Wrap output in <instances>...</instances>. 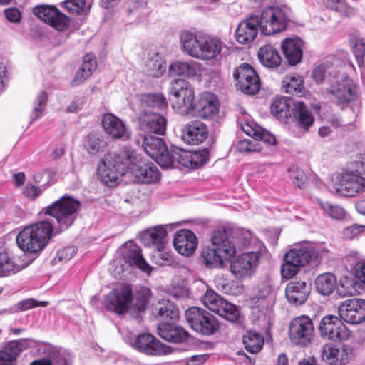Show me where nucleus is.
Returning <instances> with one entry per match:
<instances>
[{
    "mask_svg": "<svg viewBox=\"0 0 365 365\" xmlns=\"http://www.w3.org/2000/svg\"><path fill=\"white\" fill-rule=\"evenodd\" d=\"M259 262V255L256 252L241 254L230 262V272L238 279L251 277L255 272Z\"/></svg>",
    "mask_w": 365,
    "mask_h": 365,
    "instance_id": "obj_14",
    "label": "nucleus"
},
{
    "mask_svg": "<svg viewBox=\"0 0 365 365\" xmlns=\"http://www.w3.org/2000/svg\"><path fill=\"white\" fill-rule=\"evenodd\" d=\"M351 68L352 66L349 64L340 67L337 70V74L334 76L335 81H330L328 89L329 93L334 96L336 103L342 108L357 98V87L346 73L347 70Z\"/></svg>",
    "mask_w": 365,
    "mask_h": 365,
    "instance_id": "obj_6",
    "label": "nucleus"
},
{
    "mask_svg": "<svg viewBox=\"0 0 365 365\" xmlns=\"http://www.w3.org/2000/svg\"><path fill=\"white\" fill-rule=\"evenodd\" d=\"M319 330L322 338L337 341L349 339L350 331L341 319L334 315H327L320 321Z\"/></svg>",
    "mask_w": 365,
    "mask_h": 365,
    "instance_id": "obj_13",
    "label": "nucleus"
},
{
    "mask_svg": "<svg viewBox=\"0 0 365 365\" xmlns=\"http://www.w3.org/2000/svg\"><path fill=\"white\" fill-rule=\"evenodd\" d=\"M288 173L289 178L294 185L299 188L305 185L307 178L302 169L293 166L288 170Z\"/></svg>",
    "mask_w": 365,
    "mask_h": 365,
    "instance_id": "obj_57",
    "label": "nucleus"
},
{
    "mask_svg": "<svg viewBox=\"0 0 365 365\" xmlns=\"http://www.w3.org/2000/svg\"><path fill=\"white\" fill-rule=\"evenodd\" d=\"M263 336L256 331H248L243 336V344L245 348L251 354H257L263 347L264 345Z\"/></svg>",
    "mask_w": 365,
    "mask_h": 365,
    "instance_id": "obj_42",
    "label": "nucleus"
},
{
    "mask_svg": "<svg viewBox=\"0 0 365 365\" xmlns=\"http://www.w3.org/2000/svg\"><path fill=\"white\" fill-rule=\"evenodd\" d=\"M310 287L302 281H292L287 284L285 295L287 300L294 305H301L307 299Z\"/></svg>",
    "mask_w": 365,
    "mask_h": 365,
    "instance_id": "obj_33",
    "label": "nucleus"
},
{
    "mask_svg": "<svg viewBox=\"0 0 365 365\" xmlns=\"http://www.w3.org/2000/svg\"><path fill=\"white\" fill-rule=\"evenodd\" d=\"M364 231L365 225L354 224L344 228L342 232V235L344 238L346 240H352Z\"/></svg>",
    "mask_w": 365,
    "mask_h": 365,
    "instance_id": "obj_63",
    "label": "nucleus"
},
{
    "mask_svg": "<svg viewBox=\"0 0 365 365\" xmlns=\"http://www.w3.org/2000/svg\"><path fill=\"white\" fill-rule=\"evenodd\" d=\"M242 129L245 133L252 136L255 140H262L269 145H274L276 143L275 137L268 130L261 127L257 126L252 128L246 125L242 127Z\"/></svg>",
    "mask_w": 365,
    "mask_h": 365,
    "instance_id": "obj_46",
    "label": "nucleus"
},
{
    "mask_svg": "<svg viewBox=\"0 0 365 365\" xmlns=\"http://www.w3.org/2000/svg\"><path fill=\"white\" fill-rule=\"evenodd\" d=\"M26 265L18 264L11 252L4 247H0V277L15 274Z\"/></svg>",
    "mask_w": 365,
    "mask_h": 365,
    "instance_id": "obj_37",
    "label": "nucleus"
},
{
    "mask_svg": "<svg viewBox=\"0 0 365 365\" xmlns=\"http://www.w3.org/2000/svg\"><path fill=\"white\" fill-rule=\"evenodd\" d=\"M236 148L237 151L240 153L259 151V148L256 140L250 139L239 140L236 145Z\"/></svg>",
    "mask_w": 365,
    "mask_h": 365,
    "instance_id": "obj_62",
    "label": "nucleus"
},
{
    "mask_svg": "<svg viewBox=\"0 0 365 365\" xmlns=\"http://www.w3.org/2000/svg\"><path fill=\"white\" fill-rule=\"evenodd\" d=\"M237 86L244 93L253 95L260 88L259 78L254 68L247 63L239 66L233 73Z\"/></svg>",
    "mask_w": 365,
    "mask_h": 365,
    "instance_id": "obj_16",
    "label": "nucleus"
},
{
    "mask_svg": "<svg viewBox=\"0 0 365 365\" xmlns=\"http://www.w3.org/2000/svg\"><path fill=\"white\" fill-rule=\"evenodd\" d=\"M122 256L124 261L130 266L135 267L149 274L152 269L146 262L141 253V249L132 241H128L122 247Z\"/></svg>",
    "mask_w": 365,
    "mask_h": 365,
    "instance_id": "obj_24",
    "label": "nucleus"
},
{
    "mask_svg": "<svg viewBox=\"0 0 365 365\" xmlns=\"http://www.w3.org/2000/svg\"><path fill=\"white\" fill-rule=\"evenodd\" d=\"M63 4L65 9L74 15H86L91 6L86 0H66Z\"/></svg>",
    "mask_w": 365,
    "mask_h": 365,
    "instance_id": "obj_52",
    "label": "nucleus"
},
{
    "mask_svg": "<svg viewBox=\"0 0 365 365\" xmlns=\"http://www.w3.org/2000/svg\"><path fill=\"white\" fill-rule=\"evenodd\" d=\"M292 115H293L297 125L305 131H308L314 125V118L303 102L296 101L292 103Z\"/></svg>",
    "mask_w": 365,
    "mask_h": 365,
    "instance_id": "obj_34",
    "label": "nucleus"
},
{
    "mask_svg": "<svg viewBox=\"0 0 365 365\" xmlns=\"http://www.w3.org/2000/svg\"><path fill=\"white\" fill-rule=\"evenodd\" d=\"M259 30L266 36L281 33L287 28L289 16L288 10L279 6H268L258 16Z\"/></svg>",
    "mask_w": 365,
    "mask_h": 365,
    "instance_id": "obj_8",
    "label": "nucleus"
},
{
    "mask_svg": "<svg viewBox=\"0 0 365 365\" xmlns=\"http://www.w3.org/2000/svg\"><path fill=\"white\" fill-rule=\"evenodd\" d=\"M327 8L336 11L341 15L350 17L356 14V9L349 6L345 0H324Z\"/></svg>",
    "mask_w": 365,
    "mask_h": 365,
    "instance_id": "obj_53",
    "label": "nucleus"
},
{
    "mask_svg": "<svg viewBox=\"0 0 365 365\" xmlns=\"http://www.w3.org/2000/svg\"><path fill=\"white\" fill-rule=\"evenodd\" d=\"M185 317L190 327L199 334L211 336L219 330L220 324L216 317L202 308L189 307Z\"/></svg>",
    "mask_w": 365,
    "mask_h": 365,
    "instance_id": "obj_9",
    "label": "nucleus"
},
{
    "mask_svg": "<svg viewBox=\"0 0 365 365\" xmlns=\"http://www.w3.org/2000/svg\"><path fill=\"white\" fill-rule=\"evenodd\" d=\"M170 158L172 160L170 168L175 167L178 163L184 167L191 168V151L172 148L170 149Z\"/></svg>",
    "mask_w": 365,
    "mask_h": 365,
    "instance_id": "obj_48",
    "label": "nucleus"
},
{
    "mask_svg": "<svg viewBox=\"0 0 365 365\" xmlns=\"http://www.w3.org/2000/svg\"><path fill=\"white\" fill-rule=\"evenodd\" d=\"M259 29L258 16L250 15L238 24L235 38L241 44H249L255 39Z\"/></svg>",
    "mask_w": 365,
    "mask_h": 365,
    "instance_id": "obj_20",
    "label": "nucleus"
},
{
    "mask_svg": "<svg viewBox=\"0 0 365 365\" xmlns=\"http://www.w3.org/2000/svg\"><path fill=\"white\" fill-rule=\"evenodd\" d=\"M208 153L205 150L191 151V168H197L206 163Z\"/></svg>",
    "mask_w": 365,
    "mask_h": 365,
    "instance_id": "obj_61",
    "label": "nucleus"
},
{
    "mask_svg": "<svg viewBox=\"0 0 365 365\" xmlns=\"http://www.w3.org/2000/svg\"><path fill=\"white\" fill-rule=\"evenodd\" d=\"M102 125L105 132L113 139L127 140L131 136V132L125 123L112 113L103 115Z\"/></svg>",
    "mask_w": 365,
    "mask_h": 365,
    "instance_id": "obj_19",
    "label": "nucleus"
},
{
    "mask_svg": "<svg viewBox=\"0 0 365 365\" xmlns=\"http://www.w3.org/2000/svg\"><path fill=\"white\" fill-rule=\"evenodd\" d=\"M28 346V342L24 339L9 342L0 351V365H16L17 356Z\"/></svg>",
    "mask_w": 365,
    "mask_h": 365,
    "instance_id": "obj_32",
    "label": "nucleus"
},
{
    "mask_svg": "<svg viewBox=\"0 0 365 365\" xmlns=\"http://www.w3.org/2000/svg\"><path fill=\"white\" fill-rule=\"evenodd\" d=\"M207 136V126L200 121L190 122L183 128L182 140L190 145H198L205 140Z\"/></svg>",
    "mask_w": 365,
    "mask_h": 365,
    "instance_id": "obj_31",
    "label": "nucleus"
},
{
    "mask_svg": "<svg viewBox=\"0 0 365 365\" xmlns=\"http://www.w3.org/2000/svg\"><path fill=\"white\" fill-rule=\"evenodd\" d=\"M138 123L139 128L145 133L161 135L166 130V118L157 113L144 111L139 116Z\"/></svg>",
    "mask_w": 365,
    "mask_h": 365,
    "instance_id": "obj_21",
    "label": "nucleus"
},
{
    "mask_svg": "<svg viewBox=\"0 0 365 365\" xmlns=\"http://www.w3.org/2000/svg\"><path fill=\"white\" fill-rule=\"evenodd\" d=\"M314 284L317 291L319 294L324 296H329L335 289L336 278L330 272L323 273L317 277Z\"/></svg>",
    "mask_w": 365,
    "mask_h": 365,
    "instance_id": "obj_40",
    "label": "nucleus"
},
{
    "mask_svg": "<svg viewBox=\"0 0 365 365\" xmlns=\"http://www.w3.org/2000/svg\"><path fill=\"white\" fill-rule=\"evenodd\" d=\"M83 146L88 154L94 155L103 150L105 143L98 135L89 133L84 138Z\"/></svg>",
    "mask_w": 365,
    "mask_h": 365,
    "instance_id": "obj_45",
    "label": "nucleus"
},
{
    "mask_svg": "<svg viewBox=\"0 0 365 365\" xmlns=\"http://www.w3.org/2000/svg\"><path fill=\"white\" fill-rule=\"evenodd\" d=\"M348 168L353 169L361 175L365 174V152L357 155L355 160L351 163Z\"/></svg>",
    "mask_w": 365,
    "mask_h": 365,
    "instance_id": "obj_64",
    "label": "nucleus"
},
{
    "mask_svg": "<svg viewBox=\"0 0 365 365\" xmlns=\"http://www.w3.org/2000/svg\"><path fill=\"white\" fill-rule=\"evenodd\" d=\"M80 208L78 200L66 195L62 196L42 211L45 215L54 218L56 225L54 226L50 219L46 218L26 227L16 237L18 247L22 251L31 253L42 250L55 232L60 233L73 225Z\"/></svg>",
    "mask_w": 365,
    "mask_h": 365,
    "instance_id": "obj_1",
    "label": "nucleus"
},
{
    "mask_svg": "<svg viewBox=\"0 0 365 365\" xmlns=\"http://www.w3.org/2000/svg\"><path fill=\"white\" fill-rule=\"evenodd\" d=\"M170 93L172 96V107L176 112L182 115H192L195 113V92L189 82L182 78L173 80L170 82Z\"/></svg>",
    "mask_w": 365,
    "mask_h": 365,
    "instance_id": "obj_7",
    "label": "nucleus"
},
{
    "mask_svg": "<svg viewBox=\"0 0 365 365\" xmlns=\"http://www.w3.org/2000/svg\"><path fill=\"white\" fill-rule=\"evenodd\" d=\"M166 68V63L158 53H150L144 62V72L150 76L159 78L165 72Z\"/></svg>",
    "mask_w": 365,
    "mask_h": 365,
    "instance_id": "obj_38",
    "label": "nucleus"
},
{
    "mask_svg": "<svg viewBox=\"0 0 365 365\" xmlns=\"http://www.w3.org/2000/svg\"><path fill=\"white\" fill-rule=\"evenodd\" d=\"M219 101L215 96L210 93H202L195 107V113L192 116H198L205 119H211L219 112Z\"/></svg>",
    "mask_w": 365,
    "mask_h": 365,
    "instance_id": "obj_26",
    "label": "nucleus"
},
{
    "mask_svg": "<svg viewBox=\"0 0 365 365\" xmlns=\"http://www.w3.org/2000/svg\"><path fill=\"white\" fill-rule=\"evenodd\" d=\"M179 309L170 300L159 302L158 316L163 320H176L179 318Z\"/></svg>",
    "mask_w": 365,
    "mask_h": 365,
    "instance_id": "obj_44",
    "label": "nucleus"
},
{
    "mask_svg": "<svg viewBox=\"0 0 365 365\" xmlns=\"http://www.w3.org/2000/svg\"><path fill=\"white\" fill-rule=\"evenodd\" d=\"M352 357V350L343 345L327 344L322 347V359L331 365L346 364Z\"/></svg>",
    "mask_w": 365,
    "mask_h": 365,
    "instance_id": "obj_22",
    "label": "nucleus"
},
{
    "mask_svg": "<svg viewBox=\"0 0 365 365\" xmlns=\"http://www.w3.org/2000/svg\"><path fill=\"white\" fill-rule=\"evenodd\" d=\"M211 245L205 246L201 251L202 264L210 269H223L237 252L235 237L225 229L214 231Z\"/></svg>",
    "mask_w": 365,
    "mask_h": 365,
    "instance_id": "obj_3",
    "label": "nucleus"
},
{
    "mask_svg": "<svg viewBox=\"0 0 365 365\" xmlns=\"http://www.w3.org/2000/svg\"><path fill=\"white\" fill-rule=\"evenodd\" d=\"M152 260L156 264L164 266L173 262V255L164 249H156L152 255Z\"/></svg>",
    "mask_w": 365,
    "mask_h": 365,
    "instance_id": "obj_58",
    "label": "nucleus"
},
{
    "mask_svg": "<svg viewBox=\"0 0 365 365\" xmlns=\"http://www.w3.org/2000/svg\"><path fill=\"white\" fill-rule=\"evenodd\" d=\"M135 178L142 183H153L160 179V173L156 165L151 163H142L134 169L130 165Z\"/></svg>",
    "mask_w": 365,
    "mask_h": 365,
    "instance_id": "obj_35",
    "label": "nucleus"
},
{
    "mask_svg": "<svg viewBox=\"0 0 365 365\" xmlns=\"http://www.w3.org/2000/svg\"><path fill=\"white\" fill-rule=\"evenodd\" d=\"M179 40L184 53L201 61H212L225 56L229 49L219 38L200 31H182L180 33Z\"/></svg>",
    "mask_w": 365,
    "mask_h": 365,
    "instance_id": "obj_2",
    "label": "nucleus"
},
{
    "mask_svg": "<svg viewBox=\"0 0 365 365\" xmlns=\"http://www.w3.org/2000/svg\"><path fill=\"white\" fill-rule=\"evenodd\" d=\"M33 13L59 31H65L70 24V19L53 5H37L33 9Z\"/></svg>",
    "mask_w": 365,
    "mask_h": 365,
    "instance_id": "obj_15",
    "label": "nucleus"
},
{
    "mask_svg": "<svg viewBox=\"0 0 365 365\" xmlns=\"http://www.w3.org/2000/svg\"><path fill=\"white\" fill-rule=\"evenodd\" d=\"M282 88L287 93L302 96L304 90L303 80L299 76H287L282 81Z\"/></svg>",
    "mask_w": 365,
    "mask_h": 365,
    "instance_id": "obj_43",
    "label": "nucleus"
},
{
    "mask_svg": "<svg viewBox=\"0 0 365 365\" xmlns=\"http://www.w3.org/2000/svg\"><path fill=\"white\" fill-rule=\"evenodd\" d=\"M131 301L130 308L134 310L143 311L148 303V297L143 291L137 292L134 297L131 292Z\"/></svg>",
    "mask_w": 365,
    "mask_h": 365,
    "instance_id": "obj_60",
    "label": "nucleus"
},
{
    "mask_svg": "<svg viewBox=\"0 0 365 365\" xmlns=\"http://www.w3.org/2000/svg\"><path fill=\"white\" fill-rule=\"evenodd\" d=\"M331 189L344 197H355L365 192V178L348 168L331 175Z\"/></svg>",
    "mask_w": 365,
    "mask_h": 365,
    "instance_id": "obj_5",
    "label": "nucleus"
},
{
    "mask_svg": "<svg viewBox=\"0 0 365 365\" xmlns=\"http://www.w3.org/2000/svg\"><path fill=\"white\" fill-rule=\"evenodd\" d=\"M327 73L329 75V79L331 77L334 78V76L337 74V71H335L328 63H324L313 69L312 77L317 83L322 84L327 77Z\"/></svg>",
    "mask_w": 365,
    "mask_h": 365,
    "instance_id": "obj_50",
    "label": "nucleus"
},
{
    "mask_svg": "<svg viewBox=\"0 0 365 365\" xmlns=\"http://www.w3.org/2000/svg\"><path fill=\"white\" fill-rule=\"evenodd\" d=\"M303 48V41L297 37L287 38L281 43L282 53L291 66H294L302 61Z\"/></svg>",
    "mask_w": 365,
    "mask_h": 365,
    "instance_id": "obj_27",
    "label": "nucleus"
},
{
    "mask_svg": "<svg viewBox=\"0 0 365 365\" xmlns=\"http://www.w3.org/2000/svg\"><path fill=\"white\" fill-rule=\"evenodd\" d=\"M158 335L169 342L183 343L189 338V333L181 326L173 323L162 322L158 327Z\"/></svg>",
    "mask_w": 365,
    "mask_h": 365,
    "instance_id": "obj_28",
    "label": "nucleus"
},
{
    "mask_svg": "<svg viewBox=\"0 0 365 365\" xmlns=\"http://www.w3.org/2000/svg\"><path fill=\"white\" fill-rule=\"evenodd\" d=\"M257 56L264 66L269 68H277L282 62L278 50L272 44H265L259 48Z\"/></svg>",
    "mask_w": 365,
    "mask_h": 365,
    "instance_id": "obj_36",
    "label": "nucleus"
},
{
    "mask_svg": "<svg viewBox=\"0 0 365 365\" xmlns=\"http://www.w3.org/2000/svg\"><path fill=\"white\" fill-rule=\"evenodd\" d=\"M131 288L128 285L113 289L106 297V308L116 314H121L130 309Z\"/></svg>",
    "mask_w": 365,
    "mask_h": 365,
    "instance_id": "obj_17",
    "label": "nucleus"
},
{
    "mask_svg": "<svg viewBox=\"0 0 365 365\" xmlns=\"http://www.w3.org/2000/svg\"><path fill=\"white\" fill-rule=\"evenodd\" d=\"M288 335L294 345L307 346L314 336V327L312 319L306 315L294 318L289 323Z\"/></svg>",
    "mask_w": 365,
    "mask_h": 365,
    "instance_id": "obj_11",
    "label": "nucleus"
},
{
    "mask_svg": "<svg viewBox=\"0 0 365 365\" xmlns=\"http://www.w3.org/2000/svg\"><path fill=\"white\" fill-rule=\"evenodd\" d=\"M319 205L326 214L331 218L341 220L343 219L345 215L344 208L339 205L323 201H320Z\"/></svg>",
    "mask_w": 365,
    "mask_h": 365,
    "instance_id": "obj_55",
    "label": "nucleus"
},
{
    "mask_svg": "<svg viewBox=\"0 0 365 365\" xmlns=\"http://www.w3.org/2000/svg\"><path fill=\"white\" fill-rule=\"evenodd\" d=\"M352 52L355 56L359 67L364 64V56L365 55V43L362 39H353L351 42Z\"/></svg>",
    "mask_w": 365,
    "mask_h": 365,
    "instance_id": "obj_59",
    "label": "nucleus"
},
{
    "mask_svg": "<svg viewBox=\"0 0 365 365\" xmlns=\"http://www.w3.org/2000/svg\"><path fill=\"white\" fill-rule=\"evenodd\" d=\"M271 113L277 119H287L292 115L289 99L286 97H276L271 104Z\"/></svg>",
    "mask_w": 365,
    "mask_h": 365,
    "instance_id": "obj_41",
    "label": "nucleus"
},
{
    "mask_svg": "<svg viewBox=\"0 0 365 365\" xmlns=\"http://www.w3.org/2000/svg\"><path fill=\"white\" fill-rule=\"evenodd\" d=\"M133 158V152L128 150L105 155L97 168L98 178L109 187L115 185L118 183L119 178L125 175L130 165L134 163Z\"/></svg>",
    "mask_w": 365,
    "mask_h": 365,
    "instance_id": "obj_4",
    "label": "nucleus"
},
{
    "mask_svg": "<svg viewBox=\"0 0 365 365\" xmlns=\"http://www.w3.org/2000/svg\"><path fill=\"white\" fill-rule=\"evenodd\" d=\"M341 320L351 324H357L365 320V300L349 299L342 302L338 308Z\"/></svg>",
    "mask_w": 365,
    "mask_h": 365,
    "instance_id": "obj_18",
    "label": "nucleus"
},
{
    "mask_svg": "<svg viewBox=\"0 0 365 365\" xmlns=\"http://www.w3.org/2000/svg\"><path fill=\"white\" fill-rule=\"evenodd\" d=\"M143 148L162 168H170L172 160L170 158V150H168L164 140L151 135L144 137Z\"/></svg>",
    "mask_w": 365,
    "mask_h": 365,
    "instance_id": "obj_12",
    "label": "nucleus"
},
{
    "mask_svg": "<svg viewBox=\"0 0 365 365\" xmlns=\"http://www.w3.org/2000/svg\"><path fill=\"white\" fill-rule=\"evenodd\" d=\"M141 103L144 107L164 110L168 107L166 98L160 93L144 94L141 96Z\"/></svg>",
    "mask_w": 365,
    "mask_h": 365,
    "instance_id": "obj_47",
    "label": "nucleus"
},
{
    "mask_svg": "<svg viewBox=\"0 0 365 365\" xmlns=\"http://www.w3.org/2000/svg\"><path fill=\"white\" fill-rule=\"evenodd\" d=\"M203 304L210 310L217 313L226 302L212 290H207L202 297Z\"/></svg>",
    "mask_w": 365,
    "mask_h": 365,
    "instance_id": "obj_51",
    "label": "nucleus"
},
{
    "mask_svg": "<svg viewBox=\"0 0 365 365\" xmlns=\"http://www.w3.org/2000/svg\"><path fill=\"white\" fill-rule=\"evenodd\" d=\"M136 350L148 355L157 356L165 354V346L154 336L148 333L139 334L131 343Z\"/></svg>",
    "mask_w": 365,
    "mask_h": 365,
    "instance_id": "obj_23",
    "label": "nucleus"
},
{
    "mask_svg": "<svg viewBox=\"0 0 365 365\" xmlns=\"http://www.w3.org/2000/svg\"><path fill=\"white\" fill-rule=\"evenodd\" d=\"M97 63L95 56L93 53H87L84 56L83 63L76 72L72 81L73 86H78L88 78L96 70Z\"/></svg>",
    "mask_w": 365,
    "mask_h": 365,
    "instance_id": "obj_39",
    "label": "nucleus"
},
{
    "mask_svg": "<svg viewBox=\"0 0 365 365\" xmlns=\"http://www.w3.org/2000/svg\"><path fill=\"white\" fill-rule=\"evenodd\" d=\"M217 314L231 322H237L240 315L239 308L227 301L224 303Z\"/></svg>",
    "mask_w": 365,
    "mask_h": 365,
    "instance_id": "obj_54",
    "label": "nucleus"
},
{
    "mask_svg": "<svg viewBox=\"0 0 365 365\" xmlns=\"http://www.w3.org/2000/svg\"><path fill=\"white\" fill-rule=\"evenodd\" d=\"M326 252L324 245L311 242H302L290 249L284 255L299 267L317 263Z\"/></svg>",
    "mask_w": 365,
    "mask_h": 365,
    "instance_id": "obj_10",
    "label": "nucleus"
},
{
    "mask_svg": "<svg viewBox=\"0 0 365 365\" xmlns=\"http://www.w3.org/2000/svg\"><path fill=\"white\" fill-rule=\"evenodd\" d=\"M202 64L194 61H176L170 64L168 67L169 76H182L189 78L199 77Z\"/></svg>",
    "mask_w": 365,
    "mask_h": 365,
    "instance_id": "obj_29",
    "label": "nucleus"
},
{
    "mask_svg": "<svg viewBox=\"0 0 365 365\" xmlns=\"http://www.w3.org/2000/svg\"><path fill=\"white\" fill-rule=\"evenodd\" d=\"M48 100L46 92L42 91L36 96L34 104L32 111L30 114L31 123H33L43 115Z\"/></svg>",
    "mask_w": 365,
    "mask_h": 365,
    "instance_id": "obj_49",
    "label": "nucleus"
},
{
    "mask_svg": "<svg viewBox=\"0 0 365 365\" xmlns=\"http://www.w3.org/2000/svg\"><path fill=\"white\" fill-rule=\"evenodd\" d=\"M300 267L284 255V262L281 265V274L284 279H289L298 274Z\"/></svg>",
    "mask_w": 365,
    "mask_h": 365,
    "instance_id": "obj_56",
    "label": "nucleus"
},
{
    "mask_svg": "<svg viewBox=\"0 0 365 365\" xmlns=\"http://www.w3.org/2000/svg\"><path fill=\"white\" fill-rule=\"evenodd\" d=\"M141 240L144 245L164 249L167 243V230L164 225H157L143 232Z\"/></svg>",
    "mask_w": 365,
    "mask_h": 365,
    "instance_id": "obj_30",
    "label": "nucleus"
},
{
    "mask_svg": "<svg viewBox=\"0 0 365 365\" xmlns=\"http://www.w3.org/2000/svg\"><path fill=\"white\" fill-rule=\"evenodd\" d=\"M198 241L195 233L189 230L178 231L173 239L175 250L183 256H190L196 250Z\"/></svg>",
    "mask_w": 365,
    "mask_h": 365,
    "instance_id": "obj_25",
    "label": "nucleus"
}]
</instances>
